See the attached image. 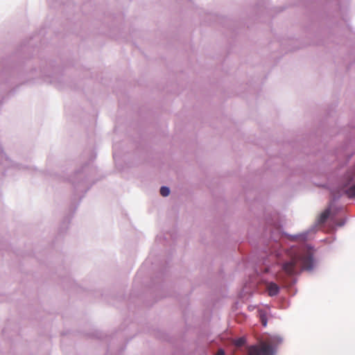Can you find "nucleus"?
Returning a JSON list of instances; mask_svg holds the SVG:
<instances>
[{
    "mask_svg": "<svg viewBox=\"0 0 355 355\" xmlns=\"http://www.w3.org/2000/svg\"><path fill=\"white\" fill-rule=\"evenodd\" d=\"M313 267V253L307 250L295 252L288 260L282 263V270L286 275L293 276L302 270H311Z\"/></svg>",
    "mask_w": 355,
    "mask_h": 355,
    "instance_id": "1",
    "label": "nucleus"
},
{
    "mask_svg": "<svg viewBox=\"0 0 355 355\" xmlns=\"http://www.w3.org/2000/svg\"><path fill=\"white\" fill-rule=\"evenodd\" d=\"M275 346L273 340L261 342L258 345L248 347L247 355H274Z\"/></svg>",
    "mask_w": 355,
    "mask_h": 355,
    "instance_id": "2",
    "label": "nucleus"
},
{
    "mask_svg": "<svg viewBox=\"0 0 355 355\" xmlns=\"http://www.w3.org/2000/svg\"><path fill=\"white\" fill-rule=\"evenodd\" d=\"M266 288L268 295L270 297L276 296L279 292V286L274 282H266Z\"/></svg>",
    "mask_w": 355,
    "mask_h": 355,
    "instance_id": "3",
    "label": "nucleus"
},
{
    "mask_svg": "<svg viewBox=\"0 0 355 355\" xmlns=\"http://www.w3.org/2000/svg\"><path fill=\"white\" fill-rule=\"evenodd\" d=\"M330 209H326L324 211H322L318 217V223L319 224H322L326 222L328 218L330 216Z\"/></svg>",
    "mask_w": 355,
    "mask_h": 355,
    "instance_id": "4",
    "label": "nucleus"
},
{
    "mask_svg": "<svg viewBox=\"0 0 355 355\" xmlns=\"http://www.w3.org/2000/svg\"><path fill=\"white\" fill-rule=\"evenodd\" d=\"M345 193L349 198H355V184L349 187Z\"/></svg>",
    "mask_w": 355,
    "mask_h": 355,
    "instance_id": "5",
    "label": "nucleus"
},
{
    "mask_svg": "<svg viewBox=\"0 0 355 355\" xmlns=\"http://www.w3.org/2000/svg\"><path fill=\"white\" fill-rule=\"evenodd\" d=\"M170 193V190H169V188L166 187H162L161 189H160V194L164 196V197H166V196H168Z\"/></svg>",
    "mask_w": 355,
    "mask_h": 355,
    "instance_id": "6",
    "label": "nucleus"
},
{
    "mask_svg": "<svg viewBox=\"0 0 355 355\" xmlns=\"http://www.w3.org/2000/svg\"><path fill=\"white\" fill-rule=\"evenodd\" d=\"M259 315H260V319H261L262 325L263 327H266L267 325V319H266V313L262 311H260Z\"/></svg>",
    "mask_w": 355,
    "mask_h": 355,
    "instance_id": "7",
    "label": "nucleus"
},
{
    "mask_svg": "<svg viewBox=\"0 0 355 355\" xmlns=\"http://www.w3.org/2000/svg\"><path fill=\"white\" fill-rule=\"evenodd\" d=\"M277 279L279 282H284V279L283 277H282V275L280 273L277 274V277H276Z\"/></svg>",
    "mask_w": 355,
    "mask_h": 355,
    "instance_id": "8",
    "label": "nucleus"
},
{
    "mask_svg": "<svg viewBox=\"0 0 355 355\" xmlns=\"http://www.w3.org/2000/svg\"><path fill=\"white\" fill-rule=\"evenodd\" d=\"M216 355H225L224 351L222 349H219Z\"/></svg>",
    "mask_w": 355,
    "mask_h": 355,
    "instance_id": "9",
    "label": "nucleus"
},
{
    "mask_svg": "<svg viewBox=\"0 0 355 355\" xmlns=\"http://www.w3.org/2000/svg\"><path fill=\"white\" fill-rule=\"evenodd\" d=\"M345 223V221L344 220H341L340 221H339V222L337 223V225H338V226H343V225H344Z\"/></svg>",
    "mask_w": 355,
    "mask_h": 355,
    "instance_id": "10",
    "label": "nucleus"
}]
</instances>
